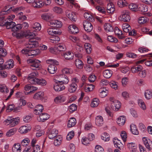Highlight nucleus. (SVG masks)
Segmentation results:
<instances>
[{"mask_svg":"<svg viewBox=\"0 0 152 152\" xmlns=\"http://www.w3.org/2000/svg\"><path fill=\"white\" fill-rule=\"evenodd\" d=\"M111 101V108L113 110L117 111L121 107V103L118 100H115L113 98H110Z\"/></svg>","mask_w":152,"mask_h":152,"instance_id":"obj_9","label":"nucleus"},{"mask_svg":"<svg viewBox=\"0 0 152 152\" xmlns=\"http://www.w3.org/2000/svg\"><path fill=\"white\" fill-rule=\"evenodd\" d=\"M138 5L134 3H131L129 5V9L133 11H137L138 10Z\"/></svg>","mask_w":152,"mask_h":152,"instance_id":"obj_51","label":"nucleus"},{"mask_svg":"<svg viewBox=\"0 0 152 152\" xmlns=\"http://www.w3.org/2000/svg\"><path fill=\"white\" fill-rule=\"evenodd\" d=\"M31 87V86L29 84H26L24 86L23 91L24 94L25 95H28L31 94V91H30Z\"/></svg>","mask_w":152,"mask_h":152,"instance_id":"obj_27","label":"nucleus"},{"mask_svg":"<svg viewBox=\"0 0 152 152\" xmlns=\"http://www.w3.org/2000/svg\"><path fill=\"white\" fill-rule=\"evenodd\" d=\"M117 4L118 6L121 7L127 6L128 3L125 0H118V1Z\"/></svg>","mask_w":152,"mask_h":152,"instance_id":"obj_48","label":"nucleus"},{"mask_svg":"<svg viewBox=\"0 0 152 152\" xmlns=\"http://www.w3.org/2000/svg\"><path fill=\"white\" fill-rule=\"evenodd\" d=\"M19 122V119L18 118H14L12 117H8L7 119L4 121V123L5 125H9L10 127H13L18 124Z\"/></svg>","mask_w":152,"mask_h":152,"instance_id":"obj_4","label":"nucleus"},{"mask_svg":"<svg viewBox=\"0 0 152 152\" xmlns=\"http://www.w3.org/2000/svg\"><path fill=\"white\" fill-rule=\"evenodd\" d=\"M143 69V67L141 65H137V66H134L131 69V71L133 73L139 72L141 70Z\"/></svg>","mask_w":152,"mask_h":152,"instance_id":"obj_38","label":"nucleus"},{"mask_svg":"<svg viewBox=\"0 0 152 152\" xmlns=\"http://www.w3.org/2000/svg\"><path fill=\"white\" fill-rule=\"evenodd\" d=\"M50 26L54 28H61L62 26V22L57 20H52L50 21Z\"/></svg>","mask_w":152,"mask_h":152,"instance_id":"obj_12","label":"nucleus"},{"mask_svg":"<svg viewBox=\"0 0 152 152\" xmlns=\"http://www.w3.org/2000/svg\"><path fill=\"white\" fill-rule=\"evenodd\" d=\"M47 33L48 34L51 35H54L55 34H60V32H59L57 29L55 30V28L53 29L52 28H49L47 29Z\"/></svg>","mask_w":152,"mask_h":152,"instance_id":"obj_34","label":"nucleus"},{"mask_svg":"<svg viewBox=\"0 0 152 152\" xmlns=\"http://www.w3.org/2000/svg\"><path fill=\"white\" fill-rule=\"evenodd\" d=\"M107 12L108 13H113L115 10V6L112 3L107 4Z\"/></svg>","mask_w":152,"mask_h":152,"instance_id":"obj_31","label":"nucleus"},{"mask_svg":"<svg viewBox=\"0 0 152 152\" xmlns=\"http://www.w3.org/2000/svg\"><path fill=\"white\" fill-rule=\"evenodd\" d=\"M148 20V19L146 17H140L138 20V23L140 24L146 23Z\"/></svg>","mask_w":152,"mask_h":152,"instance_id":"obj_50","label":"nucleus"},{"mask_svg":"<svg viewBox=\"0 0 152 152\" xmlns=\"http://www.w3.org/2000/svg\"><path fill=\"white\" fill-rule=\"evenodd\" d=\"M84 18L91 22H93L94 20L93 17L90 13L88 12H86L84 14Z\"/></svg>","mask_w":152,"mask_h":152,"instance_id":"obj_47","label":"nucleus"},{"mask_svg":"<svg viewBox=\"0 0 152 152\" xmlns=\"http://www.w3.org/2000/svg\"><path fill=\"white\" fill-rule=\"evenodd\" d=\"M138 104L140 107L143 110L146 109V107L144 101L141 99H139L138 101Z\"/></svg>","mask_w":152,"mask_h":152,"instance_id":"obj_57","label":"nucleus"},{"mask_svg":"<svg viewBox=\"0 0 152 152\" xmlns=\"http://www.w3.org/2000/svg\"><path fill=\"white\" fill-rule=\"evenodd\" d=\"M29 48H24L21 50L22 53L25 54L26 56H34L40 53L39 50H31Z\"/></svg>","mask_w":152,"mask_h":152,"instance_id":"obj_7","label":"nucleus"},{"mask_svg":"<svg viewBox=\"0 0 152 152\" xmlns=\"http://www.w3.org/2000/svg\"><path fill=\"white\" fill-rule=\"evenodd\" d=\"M71 83L68 87V91L70 93L75 92L77 87V83L79 82V80L76 77L73 78L71 80Z\"/></svg>","mask_w":152,"mask_h":152,"instance_id":"obj_3","label":"nucleus"},{"mask_svg":"<svg viewBox=\"0 0 152 152\" xmlns=\"http://www.w3.org/2000/svg\"><path fill=\"white\" fill-rule=\"evenodd\" d=\"M43 107L41 104H38L36 106L34 110V113L36 115H39L43 110Z\"/></svg>","mask_w":152,"mask_h":152,"instance_id":"obj_23","label":"nucleus"},{"mask_svg":"<svg viewBox=\"0 0 152 152\" xmlns=\"http://www.w3.org/2000/svg\"><path fill=\"white\" fill-rule=\"evenodd\" d=\"M119 19L121 20L124 22H128L130 19V13L127 10H124L122 11L121 14L119 17Z\"/></svg>","mask_w":152,"mask_h":152,"instance_id":"obj_8","label":"nucleus"},{"mask_svg":"<svg viewBox=\"0 0 152 152\" xmlns=\"http://www.w3.org/2000/svg\"><path fill=\"white\" fill-rule=\"evenodd\" d=\"M91 45L88 43H86L84 45V47L85 48L86 53L88 54L91 53L92 49L91 48Z\"/></svg>","mask_w":152,"mask_h":152,"instance_id":"obj_58","label":"nucleus"},{"mask_svg":"<svg viewBox=\"0 0 152 152\" xmlns=\"http://www.w3.org/2000/svg\"><path fill=\"white\" fill-rule=\"evenodd\" d=\"M113 141L115 147L118 148L120 150L123 148L124 147L123 145L121 142V141L119 140L117 138L115 137L114 138Z\"/></svg>","mask_w":152,"mask_h":152,"instance_id":"obj_16","label":"nucleus"},{"mask_svg":"<svg viewBox=\"0 0 152 152\" xmlns=\"http://www.w3.org/2000/svg\"><path fill=\"white\" fill-rule=\"evenodd\" d=\"M99 101L98 99L94 98L93 99L91 102V105L92 107H97L99 103Z\"/></svg>","mask_w":152,"mask_h":152,"instance_id":"obj_54","label":"nucleus"},{"mask_svg":"<svg viewBox=\"0 0 152 152\" xmlns=\"http://www.w3.org/2000/svg\"><path fill=\"white\" fill-rule=\"evenodd\" d=\"M15 25V23L12 21L9 22H6L5 26L7 29L11 28L12 31V28L13 27L14 25Z\"/></svg>","mask_w":152,"mask_h":152,"instance_id":"obj_61","label":"nucleus"},{"mask_svg":"<svg viewBox=\"0 0 152 152\" xmlns=\"http://www.w3.org/2000/svg\"><path fill=\"white\" fill-rule=\"evenodd\" d=\"M104 28L107 32H112L113 31V28L110 23H105L104 25Z\"/></svg>","mask_w":152,"mask_h":152,"instance_id":"obj_39","label":"nucleus"},{"mask_svg":"<svg viewBox=\"0 0 152 152\" xmlns=\"http://www.w3.org/2000/svg\"><path fill=\"white\" fill-rule=\"evenodd\" d=\"M130 130L131 132L134 134L137 135L139 134L138 130L136 126L133 124H131L130 126Z\"/></svg>","mask_w":152,"mask_h":152,"instance_id":"obj_37","label":"nucleus"},{"mask_svg":"<svg viewBox=\"0 0 152 152\" xmlns=\"http://www.w3.org/2000/svg\"><path fill=\"white\" fill-rule=\"evenodd\" d=\"M22 7H16L15 8L14 7H10L8 6H6L4 8V10L1 11L0 13V15H3L7 14L10 12L12 10L14 12L17 13L19 12L20 11L23 9Z\"/></svg>","mask_w":152,"mask_h":152,"instance_id":"obj_6","label":"nucleus"},{"mask_svg":"<svg viewBox=\"0 0 152 152\" xmlns=\"http://www.w3.org/2000/svg\"><path fill=\"white\" fill-rule=\"evenodd\" d=\"M21 146L19 143H17L14 144L12 148V152H21Z\"/></svg>","mask_w":152,"mask_h":152,"instance_id":"obj_29","label":"nucleus"},{"mask_svg":"<svg viewBox=\"0 0 152 152\" xmlns=\"http://www.w3.org/2000/svg\"><path fill=\"white\" fill-rule=\"evenodd\" d=\"M32 28L36 31H39L41 29V26L40 23H35L32 26Z\"/></svg>","mask_w":152,"mask_h":152,"instance_id":"obj_62","label":"nucleus"},{"mask_svg":"<svg viewBox=\"0 0 152 152\" xmlns=\"http://www.w3.org/2000/svg\"><path fill=\"white\" fill-rule=\"evenodd\" d=\"M39 76V74L38 72H32L29 74L27 77V79L28 82L34 78L38 77Z\"/></svg>","mask_w":152,"mask_h":152,"instance_id":"obj_33","label":"nucleus"},{"mask_svg":"<svg viewBox=\"0 0 152 152\" xmlns=\"http://www.w3.org/2000/svg\"><path fill=\"white\" fill-rule=\"evenodd\" d=\"M95 9L100 13L102 14H104L106 13L104 6L96 5L95 7Z\"/></svg>","mask_w":152,"mask_h":152,"instance_id":"obj_49","label":"nucleus"},{"mask_svg":"<svg viewBox=\"0 0 152 152\" xmlns=\"http://www.w3.org/2000/svg\"><path fill=\"white\" fill-rule=\"evenodd\" d=\"M61 72L64 75H69L72 74L73 73V70L71 68H65L61 70Z\"/></svg>","mask_w":152,"mask_h":152,"instance_id":"obj_42","label":"nucleus"},{"mask_svg":"<svg viewBox=\"0 0 152 152\" xmlns=\"http://www.w3.org/2000/svg\"><path fill=\"white\" fill-rule=\"evenodd\" d=\"M28 63H30L31 68L33 70L39 69L41 67V61L36 59H30L27 60Z\"/></svg>","mask_w":152,"mask_h":152,"instance_id":"obj_5","label":"nucleus"},{"mask_svg":"<svg viewBox=\"0 0 152 152\" xmlns=\"http://www.w3.org/2000/svg\"><path fill=\"white\" fill-rule=\"evenodd\" d=\"M122 28L123 31L126 33L129 32L131 30V27L127 23H123L122 26Z\"/></svg>","mask_w":152,"mask_h":152,"instance_id":"obj_40","label":"nucleus"},{"mask_svg":"<svg viewBox=\"0 0 152 152\" xmlns=\"http://www.w3.org/2000/svg\"><path fill=\"white\" fill-rule=\"evenodd\" d=\"M53 81L61 82L63 84H66L69 82V80L66 75L62 73L55 75L53 78Z\"/></svg>","mask_w":152,"mask_h":152,"instance_id":"obj_2","label":"nucleus"},{"mask_svg":"<svg viewBox=\"0 0 152 152\" xmlns=\"http://www.w3.org/2000/svg\"><path fill=\"white\" fill-rule=\"evenodd\" d=\"M126 121V118L125 116H121L117 118V123L119 126H122L125 124Z\"/></svg>","mask_w":152,"mask_h":152,"instance_id":"obj_18","label":"nucleus"},{"mask_svg":"<svg viewBox=\"0 0 152 152\" xmlns=\"http://www.w3.org/2000/svg\"><path fill=\"white\" fill-rule=\"evenodd\" d=\"M115 33L120 39H123L124 38V36L123 35L122 32L117 27H115Z\"/></svg>","mask_w":152,"mask_h":152,"instance_id":"obj_32","label":"nucleus"},{"mask_svg":"<svg viewBox=\"0 0 152 152\" xmlns=\"http://www.w3.org/2000/svg\"><path fill=\"white\" fill-rule=\"evenodd\" d=\"M64 56L66 60H71L74 57V54L70 51L66 52L64 54Z\"/></svg>","mask_w":152,"mask_h":152,"instance_id":"obj_35","label":"nucleus"},{"mask_svg":"<svg viewBox=\"0 0 152 152\" xmlns=\"http://www.w3.org/2000/svg\"><path fill=\"white\" fill-rule=\"evenodd\" d=\"M121 136L124 142H125L127 138V134L125 131H122L121 132Z\"/></svg>","mask_w":152,"mask_h":152,"instance_id":"obj_64","label":"nucleus"},{"mask_svg":"<svg viewBox=\"0 0 152 152\" xmlns=\"http://www.w3.org/2000/svg\"><path fill=\"white\" fill-rule=\"evenodd\" d=\"M44 97V93L42 91H39L36 92L34 95L33 98L35 99L42 100Z\"/></svg>","mask_w":152,"mask_h":152,"instance_id":"obj_17","label":"nucleus"},{"mask_svg":"<svg viewBox=\"0 0 152 152\" xmlns=\"http://www.w3.org/2000/svg\"><path fill=\"white\" fill-rule=\"evenodd\" d=\"M56 48L59 53L60 52L65 50L66 49L65 45L62 43L58 44Z\"/></svg>","mask_w":152,"mask_h":152,"instance_id":"obj_41","label":"nucleus"},{"mask_svg":"<svg viewBox=\"0 0 152 152\" xmlns=\"http://www.w3.org/2000/svg\"><path fill=\"white\" fill-rule=\"evenodd\" d=\"M67 16L72 21H75V14L73 12L66 10V12Z\"/></svg>","mask_w":152,"mask_h":152,"instance_id":"obj_36","label":"nucleus"},{"mask_svg":"<svg viewBox=\"0 0 152 152\" xmlns=\"http://www.w3.org/2000/svg\"><path fill=\"white\" fill-rule=\"evenodd\" d=\"M102 140L105 141H108L109 140L110 138L109 134L107 133H104L101 137Z\"/></svg>","mask_w":152,"mask_h":152,"instance_id":"obj_60","label":"nucleus"},{"mask_svg":"<svg viewBox=\"0 0 152 152\" xmlns=\"http://www.w3.org/2000/svg\"><path fill=\"white\" fill-rule=\"evenodd\" d=\"M46 62L47 63L50 64L48 69L49 73L52 74L55 73L57 70V68L56 65H58V62L55 60L49 59L46 60Z\"/></svg>","mask_w":152,"mask_h":152,"instance_id":"obj_1","label":"nucleus"},{"mask_svg":"<svg viewBox=\"0 0 152 152\" xmlns=\"http://www.w3.org/2000/svg\"><path fill=\"white\" fill-rule=\"evenodd\" d=\"M75 64L76 67L79 69H81L83 66V63L82 61L79 59L76 60L75 61Z\"/></svg>","mask_w":152,"mask_h":152,"instance_id":"obj_53","label":"nucleus"},{"mask_svg":"<svg viewBox=\"0 0 152 152\" xmlns=\"http://www.w3.org/2000/svg\"><path fill=\"white\" fill-rule=\"evenodd\" d=\"M138 10L142 12H145L148 10L147 7L145 5L140 4L138 5Z\"/></svg>","mask_w":152,"mask_h":152,"instance_id":"obj_45","label":"nucleus"},{"mask_svg":"<svg viewBox=\"0 0 152 152\" xmlns=\"http://www.w3.org/2000/svg\"><path fill=\"white\" fill-rule=\"evenodd\" d=\"M39 115V116L37 118V120L39 122H44L50 117L49 115L46 113H42Z\"/></svg>","mask_w":152,"mask_h":152,"instance_id":"obj_15","label":"nucleus"},{"mask_svg":"<svg viewBox=\"0 0 152 152\" xmlns=\"http://www.w3.org/2000/svg\"><path fill=\"white\" fill-rule=\"evenodd\" d=\"M38 80L37 85L44 86H45L47 84V81L44 79H39Z\"/></svg>","mask_w":152,"mask_h":152,"instance_id":"obj_63","label":"nucleus"},{"mask_svg":"<svg viewBox=\"0 0 152 152\" xmlns=\"http://www.w3.org/2000/svg\"><path fill=\"white\" fill-rule=\"evenodd\" d=\"M144 95L147 99H150L152 97V91L150 90H146L145 92Z\"/></svg>","mask_w":152,"mask_h":152,"instance_id":"obj_52","label":"nucleus"},{"mask_svg":"<svg viewBox=\"0 0 152 152\" xmlns=\"http://www.w3.org/2000/svg\"><path fill=\"white\" fill-rule=\"evenodd\" d=\"M48 133L49 139H53L55 137L57 136V135L58 134V132L56 129H53L52 130L49 131Z\"/></svg>","mask_w":152,"mask_h":152,"instance_id":"obj_19","label":"nucleus"},{"mask_svg":"<svg viewBox=\"0 0 152 152\" xmlns=\"http://www.w3.org/2000/svg\"><path fill=\"white\" fill-rule=\"evenodd\" d=\"M31 127L28 126H23L19 129V132L21 134H25L28 132L31 129Z\"/></svg>","mask_w":152,"mask_h":152,"instance_id":"obj_21","label":"nucleus"},{"mask_svg":"<svg viewBox=\"0 0 152 152\" xmlns=\"http://www.w3.org/2000/svg\"><path fill=\"white\" fill-rule=\"evenodd\" d=\"M84 28L85 30L87 32H90L93 29L92 24L88 21H85L83 22Z\"/></svg>","mask_w":152,"mask_h":152,"instance_id":"obj_14","label":"nucleus"},{"mask_svg":"<svg viewBox=\"0 0 152 152\" xmlns=\"http://www.w3.org/2000/svg\"><path fill=\"white\" fill-rule=\"evenodd\" d=\"M76 120L75 118L73 117L70 118L68 121L67 127L68 128L73 127L76 124Z\"/></svg>","mask_w":152,"mask_h":152,"instance_id":"obj_25","label":"nucleus"},{"mask_svg":"<svg viewBox=\"0 0 152 152\" xmlns=\"http://www.w3.org/2000/svg\"><path fill=\"white\" fill-rule=\"evenodd\" d=\"M14 66V61L10 59L7 61L5 65V68L6 69H10L12 68Z\"/></svg>","mask_w":152,"mask_h":152,"instance_id":"obj_30","label":"nucleus"},{"mask_svg":"<svg viewBox=\"0 0 152 152\" xmlns=\"http://www.w3.org/2000/svg\"><path fill=\"white\" fill-rule=\"evenodd\" d=\"M103 123V119L101 115L97 116L95 118V123L98 126H101Z\"/></svg>","mask_w":152,"mask_h":152,"instance_id":"obj_28","label":"nucleus"},{"mask_svg":"<svg viewBox=\"0 0 152 152\" xmlns=\"http://www.w3.org/2000/svg\"><path fill=\"white\" fill-rule=\"evenodd\" d=\"M69 31L71 33L75 34L79 31L78 28L75 25L72 24L68 27Z\"/></svg>","mask_w":152,"mask_h":152,"instance_id":"obj_24","label":"nucleus"},{"mask_svg":"<svg viewBox=\"0 0 152 152\" xmlns=\"http://www.w3.org/2000/svg\"><path fill=\"white\" fill-rule=\"evenodd\" d=\"M82 86H83L85 91L86 92L91 91L94 88V85L86 84L84 83L83 84Z\"/></svg>","mask_w":152,"mask_h":152,"instance_id":"obj_20","label":"nucleus"},{"mask_svg":"<svg viewBox=\"0 0 152 152\" xmlns=\"http://www.w3.org/2000/svg\"><path fill=\"white\" fill-rule=\"evenodd\" d=\"M39 45L38 41L35 40L34 39H31L29 40L28 43L26 44L25 48H31L37 47Z\"/></svg>","mask_w":152,"mask_h":152,"instance_id":"obj_11","label":"nucleus"},{"mask_svg":"<svg viewBox=\"0 0 152 152\" xmlns=\"http://www.w3.org/2000/svg\"><path fill=\"white\" fill-rule=\"evenodd\" d=\"M52 10L54 12L58 14H62L63 12V10L62 8L57 6L53 7Z\"/></svg>","mask_w":152,"mask_h":152,"instance_id":"obj_56","label":"nucleus"},{"mask_svg":"<svg viewBox=\"0 0 152 152\" xmlns=\"http://www.w3.org/2000/svg\"><path fill=\"white\" fill-rule=\"evenodd\" d=\"M66 100L65 96L63 95H60L56 97L54 99V102L57 104L64 102Z\"/></svg>","mask_w":152,"mask_h":152,"instance_id":"obj_26","label":"nucleus"},{"mask_svg":"<svg viewBox=\"0 0 152 152\" xmlns=\"http://www.w3.org/2000/svg\"><path fill=\"white\" fill-rule=\"evenodd\" d=\"M17 131L15 128H12L8 131L6 134V135L8 137H11L14 135Z\"/></svg>","mask_w":152,"mask_h":152,"instance_id":"obj_55","label":"nucleus"},{"mask_svg":"<svg viewBox=\"0 0 152 152\" xmlns=\"http://www.w3.org/2000/svg\"><path fill=\"white\" fill-rule=\"evenodd\" d=\"M44 5V3L42 1L36 0L33 7L35 8H39L42 7Z\"/></svg>","mask_w":152,"mask_h":152,"instance_id":"obj_43","label":"nucleus"},{"mask_svg":"<svg viewBox=\"0 0 152 152\" xmlns=\"http://www.w3.org/2000/svg\"><path fill=\"white\" fill-rule=\"evenodd\" d=\"M62 140V137L59 135H58L56 137V139L55 140L54 142L55 146H58L60 145Z\"/></svg>","mask_w":152,"mask_h":152,"instance_id":"obj_44","label":"nucleus"},{"mask_svg":"<svg viewBox=\"0 0 152 152\" xmlns=\"http://www.w3.org/2000/svg\"><path fill=\"white\" fill-rule=\"evenodd\" d=\"M99 96L102 98H103L107 96L108 91L105 88H102L99 90Z\"/></svg>","mask_w":152,"mask_h":152,"instance_id":"obj_22","label":"nucleus"},{"mask_svg":"<svg viewBox=\"0 0 152 152\" xmlns=\"http://www.w3.org/2000/svg\"><path fill=\"white\" fill-rule=\"evenodd\" d=\"M110 86L116 90L118 89V83L115 81L112 80L109 83Z\"/></svg>","mask_w":152,"mask_h":152,"instance_id":"obj_59","label":"nucleus"},{"mask_svg":"<svg viewBox=\"0 0 152 152\" xmlns=\"http://www.w3.org/2000/svg\"><path fill=\"white\" fill-rule=\"evenodd\" d=\"M103 74L104 77L109 78L112 76V71L108 69L104 71Z\"/></svg>","mask_w":152,"mask_h":152,"instance_id":"obj_46","label":"nucleus"},{"mask_svg":"<svg viewBox=\"0 0 152 152\" xmlns=\"http://www.w3.org/2000/svg\"><path fill=\"white\" fill-rule=\"evenodd\" d=\"M142 141L146 148L149 150L152 149V142L148 138L146 137H143Z\"/></svg>","mask_w":152,"mask_h":152,"instance_id":"obj_13","label":"nucleus"},{"mask_svg":"<svg viewBox=\"0 0 152 152\" xmlns=\"http://www.w3.org/2000/svg\"><path fill=\"white\" fill-rule=\"evenodd\" d=\"M55 82L53 85V89L57 91H60L64 90L65 88L64 84L63 83H61V82H58V81H54Z\"/></svg>","mask_w":152,"mask_h":152,"instance_id":"obj_10","label":"nucleus"}]
</instances>
